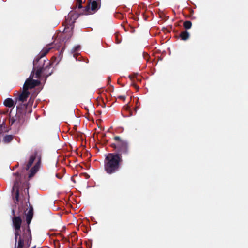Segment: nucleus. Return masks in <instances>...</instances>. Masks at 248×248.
Listing matches in <instances>:
<instances>
[{
  "mask_svg": "<svg viewBox=\"0 0 248 248\" xmlns=\"http://www.w3.org/2000/svg\"><path fill=\"white\" fill-rule=\"evenodd\" d=\"M12 221L13 226L16 230V241H17L18 236V240H19L20 237H21L24 242L23 247H29L31 241V236L30 230L29 229H27L22 235H20L19 234V231L20 230V226L22 222L21 217H15L13 218Z\"/></svg>",
  "mask_w": 248,
  "mask_h": 248,
  "instance_id": "nucleus-1",
  "label": "nucleus"
},
{
  "mask_svg": "<svg viewBox=\"0 0 248 248\" xmlns=\"http://www.w3.org/2000/svg\"><path fill=\"white\" fill-rule=\"evenodd\" d=\"M122 161L121 156L118 154H109L106 157L105 169L107 172L111 174L118 170L119 163Z\"/></svg>",
  "mask_w": 248,
  "mask_h": 248,
  "instance_id": "nucleus-2",
  "label": "nucleus"
},
{
  "mask_svg": "<svg viewBox=\"0 0 248 248\" xmlns=\"http://www.w3.org/2000/svg\"><path fill=\"white\" fill-rule=\"evenodd\" d=\"M36 159V162H35V165L30 170V173L29 175L30 178L32 177L39 170L40 165V156L38 155L37 153H35L32 155L30 156L29 162L26 166V169L28 170Z\"/></svg>",
  "mask_w": 248,
  "mask_h": 248,
  "instance_id": "nucleus-3",
  "label": "nucleus"
},
{
  "mask_svg": "<svg viewBox=\"0 0 248 248\" xmlns=\"http://www.w3.org/2000/svg\"><path fill=\"white\" fill-rule=\"evenodd\" d=\"M100 7L97 1H88V3L84 7L83 14L90 15L94 14Z\"/></svg>",
  "mask_w": 248,
  "mask_h": 248,
  "instance_id": "nucleus-4",
  "label": "nucleus"
},
{
  "mask_svg": "<svg viewBox=\"0 0 248 248\" xmlns=\"http://www.w3.org/2000/svg\"><path fill=\"white\" fill-rule=\"evenodd\" d=\"M116 143L114 144V147L119 152L126 153L128 151V143L126 140H122L119 136L114 137Z\"/></svg>",
  "mask_w": 248,
  "mask_h": 248,
  "instance_id": "nucleus-5",
  "label": "nucleus"
},
{
  "mask_svg": "<svg viewBox=\"0 0 248 248\" xmlns=\"http://www.w3.org/2000/svg\"><path fill=\"white\" fill-rule=\"evenodd\" d=\"M34 74H31L24 83V88L28 90L29 89H32L39 84L40 81L37 79H34Z\"/></svg>",
  "mask_w": 248,
  "mask_h": 248,
  "instance_id": "nucleus-6",
  "label": "nucleus"
},
{
  "mask_svg": "<svg viewBox=\"0 0 248 248\" xmlns=\"http://www.w3.org/2000/svg\"><path fill=\"white\" fill-rule=\"evenodd\" d=\"M19 179H17L14 183L13 187V190H12V195L13 196H15V198L16 199V201L17 202L18 201V197H19V190H18V181L19 180Z\"/></svg>",
  "mask_w": 248,
  "mask_h": 248,
  "instance_id": "nucleus-7",
  "label": "nucleus"
},
{
  "mask_svg": "<svg viewBox=\"0 0 248 248\" xmlns=\"http://www.w3.org/2000/svg\"><path fill=\"white\" fill-rule=\"evenodd\" d=\"M29 94L30 93L28 90L23 87V91L19 96V100L22 102H24L26 100Z\"/></svg>",
  "mask_w": 248,
  "mask_h": 248,
  "instance_id": "nucleus-8",
  "label": "nucleus"
},
{
  "mask_svg": "<svg viewBox=\"0 0 248 248\" xmlns=\"http://www.w3.org/2000/svg\"><path fill=\"white\" fill-rule=\"evenodd\" d=\"M4 105L7 107L11 108L13 107L15 104L11 98H7L4 101Z\"/></svg>",
  "mask_w": 248,
  "mask_h": 248,
  "instance_id": "nucleus-9",
  "label": "nucleus"
},
{
  "mask_svg": "<svg viewBox=\"0 0 248 248\" xmlns=\"http://www.w3.org/2000/svg\"><path fill=\"white\" fill-rule=\"evenodd\" d=\"M33 217V211L32 209H30L27 215H26V221L27 224L29 225L32 218Z\"/></svg>",
  "mask_w": 248,
  "mask_h": 248,
  "instance_id": "nucleus-10",
  "label": "nucleus"
},
{
  "mask_svg": "<svg viewBox=\"0 0 248 248\" xmlns=\"http://www.w3.org/2000/svg\"><path fill=\"white\" fill-rule=\"evenodd\" d=\"M42 73V69L41 68H39L36 70L35 73H31L32 74H34V78L36 79H39Z\"/></svg>",
  "mask_w": 248,
  "mask_h": 248,
  "instance_id": "nucleus-11",
  "label": "nucleus"
},
{
  "mask_svg": "<svg viewBox=\"0 0 248 248\" xmlns=\"http://www.w3.org/2000/svg\"><path fill=\"white\" fill-rule=\"evenodd\" d=\"M180 37L183 40H186L189 37V33L187 31H184L181 33Z\"/></svg>",
  "mask_w": 248,
  "mask_h": 248,
  "instance_id": "nucleus-12",
  "label": "nucleus"
},
{
  "mask_svg": "<svg viewBox=\"0 0 248 248\" xmlns=\"http://www.w3.org/2000/svg\"><path fill=\"white\" fill-rule=\"evenodd\" d=\"M72 14L73 13H70L68 14L67 17H66V25L67 26H68V25H70V26H72L73 23L74 22V21H72L71 22L70 20L71 19V17L72 16Z\"/></svg>",
  "mask_w": 248,
  "mask_h": 248,
  "instance_id": "nucleus-13",
  "label": "nucleus"
},
{
  "mask_svg": "<svg viewBox=\"0 0 248 248\" xmlns=\"http://www.w3.org/2000/svg\"><path fill=\"white\" fill-rule=\"evenodd\" d=\"M13 140V136L12 135H6L3 139V141L5 143H9Z\"/></svg>",
  "mask_w": 248,
  "mask_h": 248,
  "instance_id": "nucleus-14",
  "label": "nucleus"
},
{
  "mask_svg": "<svg viewBox=\"0 0 248 248\" xmlns=\"http://www.w3.org/2000/svg\"><path fill=\"white\" fill-rule=\"evenodd\" d=\"M192 26V23L189 21H186L184 23V27L186 29L191 28Z\"/></svg>",
  "mask_w": 248,
  "mask_h": 248,
  "instance_id": "nucleus-15",
  "label": "nucleus"
},
{
  "mask_svg": "<svg viewBox=\"0 0 248 248\" xmlns=\"http://www.w3.org/2000/svg\"><path fill=\"white\" fill-rule=\"evenodd\" d=\"M82 1H78V3L77 4V7H78V9H81L83 7L82 5Z\"/></svg>",
  "mask_w": 248,
  "mask_h": 248,
  "instance_id": "nucleus-16",
  "label": "nucleus"
},
{
  "mask_svg": "<svg viewBox=\"0 0 248 248\" xmlns=\"http://www.w3.org/2000/svg\"><path fill=\"white\" fill-rule=\"evenodd\" d=\"M79 47H80L79 46H74L72 50V52H76L79 49Z\"/></svg>",
  "mask_w": 248,
  "mask_h": 248,
  "instance_id": "nucleus-17",
  "label": "nucleus"
},
{
  "mask_svg": "<svg viewBox=\"0 0 248 248\" xmlns=\"http://www.w3.org/2000/svg\"><path fill=\"white\" fill-rule=\"evenodd\" d=\"M16 119L14 118H12L10 119V123L11 124H13L15 122Z\"/></svg>",
  "mask_w": 248,
  "mask_h": 248,
  "instance_id": "nucleus-18",
  "label": "nucleus"
},
{
  "mask_svg": "<svg viewBox=\"0 0 248 248\" xmlns=\"http://www.w3.org/2000/svg\"><path fill=\"white\" fill-rule=\"evenodd\" d=\"M119 97L123 100L125 99V97L124 96H120Z\"/></svg>",
  "mask_w": 248,
  "mask_h": 248,
  "instance_id": "nucleus-19",
  "label": "nucleus"
},
{
  "mask_svg": "<svg viewBox=\"0 0 248 248\" xmlns=\"http://www.w3.org/2000/svg\"><path fill=\"white\" fill-rule=\"evenodd\" d=\"M15 175H17L18 176V173H16Z\"/></svg>",
  "mask_w": 248,
  "mask_h": 248,
  "instance_id": "nucleus-20",
  "label": "nucleus"
},
{
  "mask_svg": "<svg viewBox=\"0 0 248 248\" xmlns=\"http://www.w3.org/2000/svg\"><path fill=\"white\" fill-rule=\"evenodd\" d=\"M14 213H15V212H14V210H13V214H14Z\"/></svg>",
  "mask_w": 248,
  "mask_h": 248,
  "instance_id": "nucleus-21",
  "label": "nucleus"
},
{
  "mask_svg": "<svg viewBox=\"0 0 248 248\" xmlns=\"http://www.w3.org/2000/svg\"><path fill=\"white\" fill-rule=\"evenodd\" d=\"M35 248V246H34V247H32L31 248Z\"/></svg>",
  "mask_w": 248,
  "mask_h": 248,
  "instance_id": "nucleus-22",
  "label": "nucleus"
}]
</instances>
